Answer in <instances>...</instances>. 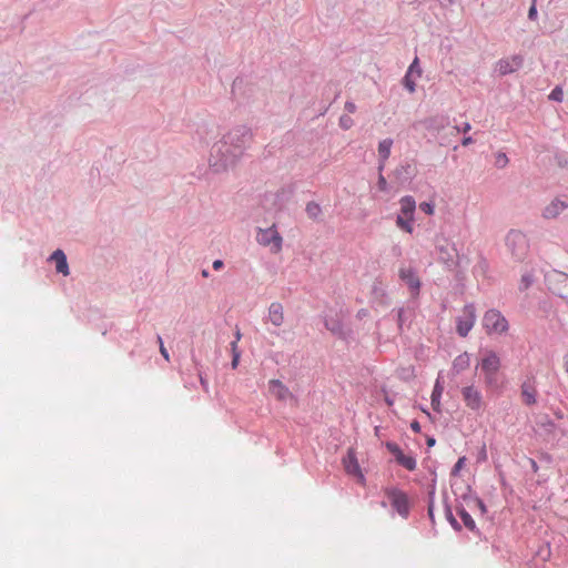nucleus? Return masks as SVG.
I'll use <instances>...</instances> for the list:
<instances>
[{"mask_svg": "<svg viewBox=\"0 0 568 568\" xmlns=\"http://www.w3.org/2000/svg\"><path fill=\"white\" fill-rule=\"evenodd\" d=\"M568 209V196H559L548 203L542 210V217L552 220L558 217L565 210Z\"/></svg>", "mask_w": 568, "mask_h": 568, "instance_id": "obj_12", "label": "nucleus"}, {"mask_svg": "<svg viewBox=\"0 0 568 568\" xmlns=\"http://www.w3.org/2000/svg\"><path fill=\"white\" fill-rule=\"evenodd\" d=\"M241 337H242L241 331H240V328H236L234 342H240Z\"/></svg>", "mask_w": 568, "mask_h": 568, "instance_id": "obj_44", "label": "nucleus"}, {"mask_svg": "<svg viewBox=\"0 0 568 568\" xmlns=\"http://www.w3.org/2000/svg\"><path fill=\"white\" fill-rule=\"evenodd\" d=\"M480 457H483V459H486V450H485V448L483 449V454H480Z\"/></svg>", "mask_w": 568, "mask_h": 568, "instance_id": "obj_51", "label": "nucleus"}, {"mask_svg": "<svg viewBox=\"0 0 568 568\" xmlns=\"http://www.w3.org/2000/svg\"><path fill=\"white\" fill-rule=\"evenodd\" d=\"M339 125L344 130H348L353 125V119L348 115L341 116Z\"/></svg>", "mask_w": 568, "mask_h": 568, "instance_id": "obj_32", "label": "nucleus"}, {"mask_svg": "<svg viewBox=\"0 0 568 568\" xmlns=\"http://www.w3.org/2000/svg\"><path fill=\"white\" fill-rule=\"evenodd\" d=\"M413 220L414 219H408L403 215H398L396 219V225L399 229H402L408 233H412L413 232V225H412Z\"/></svg>", "mask_w": 568, "mask_h": 568, "instance_id": "obj_23", "label": "nucleus"}, {"mask_svg": "<svg viewBox=\"0 0 568 568\" xmlns=\"http://www.w3.org/2000/svg\"><path fill=\"white\" fill-rule=\"evenodd\" d=\"M240 353H235L232 358V368H236L240 362Z\"/></svg>", "mask_w": 568, "mask_h": 568, "instance_id": "obj_37", "label": "nucleus"}, {"mask_svg": "<svg viewBox=\"0 0 568 568\" xmlns=\"http://www.w3.org/2000/svg\"><path fill=\"white\" fill-rule=\"evenodd\" d=\"M523 63H524L523 57L519 54H515V55H511L508 58L500 59L496 63V71L500 75H506V74L513 73V72L517 71L518 69H520Z\"/></svg>", "mask_w": 568, "mask_h": 568, "instance_id": "obj_13", "label": "nucleus"}, {"mask_svg": "<svg viewBox=\"0 0 568 568\" xmlns=\"http://www.w3.org/2000/svg\"><path fill=\"white\" fill-rule=\"evenodd\" d=\"M229 163H233V161H229L227 159H225L223 165L226 166Z\"/></svg>", "mask_w": 568, "mask_h": 568, "instance_id": "obj_49", "label": "nucleus"}, {"mask_svg": "<svg viewBox=\"0 0 568 568\" xmlns=\"http://www.w3.org/2000/svg\"><path fill=\"white\" fill-rule=\"evenodd\" d=\"M458 515L466 528H468L469 530L475 529V527H476L475 520L465 509H459Z\"/></svg>", "mask_w": 568, "mask_h": 568, "instance_id": "obj_24", "label": "nucleus"}, {"mask_svg": "<svg viewBox=\"0 0 568 568\" xmlns=\"http://www.w3.org/2000/svg\"><path fill=\"white\" fill-rule=\"evenodd\" d=\"M237 343L239 342H232L231 343L232 355H234L235 353H240V351L237 348Z\"/></svg>", "mask_w": 568, "mask_h": 568, "instance_id": "obj_43", "label": "nucleus"}, {"mask_svg": "<svg viewBox=\"0 0 568 568\" xmlns=\"http://www.w3.org/2000/svg\"><path fill=\"white\" fill-rule=\"evenodd\" d=\"M476 322L475 307L473 305H466L462 315L456 320V331L462 337H466L471 331Z\"/></svg>", "mask_w": 568, "mask_h": 568, "instance_id": "obj_7", "label": "nucleus"}, {"mask_svg": "<svg viewBox=\"0 0 568 568\" xmlns=\"http://www.w3.org/2000/svg\"><path fill=\"white\" fill-rule=\"evenodd\" d=\"M268 321L274 326H282L284 323V307L278 302L271 303L268 307Z\"/></svg>", "mask_w": 568, "mask_h": 568, "instance_id": "obj_15", "label": "nucleus"}, {"mask_svg": "<svg viewBox=\"0 0 568 568\" xmlns=\"http://www.w3.org/2000/svg\"><path fill=\"white\" fill-rule=\"evenodd\" d=\"M407 71L413 73L415 78H420L422 69L419 67V60L417 57L414 59Z\"/></svg>", "mask_w": 568, "mask_h": 568, "instance_id": "obj_27", "label": "nucleus"}, {"mask_svg": "<svg viewBox=\"0 0 568 568\" xmlns=\"http://www.w3.org/2000/svg\"><path fill=\"white\" fill-rule=\"evenodd\" d=\"M400 204V214L408 219H414V212L416 209V202L413 196H404L399 201Z\"/></svg>", "mask_w": 568, "mask_h": 568, "instance_id": "obj_18", "label": "nucleus"}, {"mask_svg": "<svg viewBox=\"0 0 568 568\" xmlns=\"http://www.w3.org/2000/svg\"><path fill=\"white\" fill-rule=\"evenodd\" d=\"M51 260L55 262L57 272L62 273L63 275L69 274L67 256L61 250L54 251L51 255Z\"/></svg>", "mask_w": 568, "mask_h": 568, "instance_id": "obj_19", "label": "nucleus"}, {"mask_svg": "<svg viewBox=\"0 0 568 568\" xmlns=\"http://www.w3.org/2000/svg\"><path fill=\"white\" fill-rule=\"evenodd\" d=\"M392 145H393V140H390V139H385L379 142V144H378V156H379L378 171H383L385 163L390 155Z\"/></svg>", "mask_w": 568, "mask_h": 568, "instance_id": "obj_17", "label": "nucleus"}, {"mask_svg": "<svg viewBox=\"0 0 568 568\" xmlns=\"http://www.w3.org/2000/svg\"><path fill=\"white\" fill-rule=\"evenodd\" d=\"M410 428L415 433H419L420 432V425H419V423L417 420L412 422Z\"/></svg>", "mask_w": 568, "mask_h": 568, "instance_id": "obj_38", "label": "nucleus"}, {"mask_svg": "<svg viewBox=\"0 0 568 568\" xmlns=\"http://www.w3.org/2000/svg\"><path fill=\"white\" fill-rule=\"evenodd\" d=\"M470 365V357L468 355V353H463L460 355H458L455 361H454V369H456L457 372H462V371H465L469 367Z\"/></svg>", "mask_w": 568, "mask_h": 568, "instance_id": "obj_22", "label": "nucleus"}, {"mask_svg": "<svg viewBox=\"0 0 568 568\" xmlns=\"http://www.w3.org/2000/svg\"><path fill=\"white\" fill-rule=\"evenodd\" d=\"M549 290L568 302V274L564 272H552L547 276Z\"/></svg>", "mask_w": 568, "mask_h": 568, "instance_id": "obj_4", "label": "nucleus"}, {"mask_svg": "<svg viewBox=\"0 0 568 568\" xmlns=\"http://www.w3.org/2000/svg\"><path fill=\"white\" fill-rule=\"evenodd\" d=\"M377 186L381 191H386L387 190V181L386 179L384 178V175L382 174V171H379V176H378V181H377Z\"/></svg>", "mask_w": 568, "mask_h": 568, "instance_id": "obj_33", "label": "nucleus"}, {"mask_svg": "<svg viewBox=\"0 0 568 568\" xmlns=\"http://www.w3.org/2000/svg\"><path fill=\"white\" fill-rule=\"evenodd\" d=\"M427 444H428V446H433L435 444V439H433V438L428 439Z\"/></svg>", "mask_w": 568, "mask_h": 568, "instance_id": "obj_47", "label": "nucleus"}, {"mask_svg": "<svg viewBox=\"0 0 568 568\" xmlns=\"http://www.w3.org/2000/svg\"><path fill=\"white\" fill-rule=\"evenodd\" d=\"M222 267H223V261H221V260H216V261H214V262H213V268H214L215 271H219V270H221Z\"/></svg>", "mask_w": 568, "mask_h": 568, "instance_id": "obj_39", "label": "nucleus"}, {"mask_svg": "<svg viewBox=\"0 0 568 568\" xmlns=\"http://www.w3.org/2000/svg\"><path fill=\"white\" fill-rule=\"evenodd\" d=\"M471 143H473V139H471V136H466V138H464V139H463V141H462V144H463L464 146H467V145H469V144H471Z\"/></svg>", "mask_w": 568, "mask_h": 568, "instance_id": "obj_42", "label": "nucleus"}, {"mask_svg": "<svg viewBox=\"0 0 568 568\" xmlns=\"http://www.w3.org/2000/svg\"><path fill=\"white\" fill-rule=\"evenodd\" d=\"M343 466L348 475L355 477L359 484L365 485V476L361 469L354 449L351 448L347 450L346 456L343 458Z\"/></svg>", "mask_w": 568, "mask_h": 568, "instance_id": "obj_9", "label": "nucleus"}, {"mask_svg": "<svg viewBox=\"0 0 568 568\" xmlns=\"http://www.w3.org/2000/svg\"><path fill=\"white\" fill-rule=\"evenodd\" d=\"M200 383L203 386L204 390L207 392V388H209L207 381L201 374H200Z\"/></svg>", "mask_w": 568, "mask_h": 568, "instance_id": "obj_41", "label": "nucleus"}, {"mask_svg": "<svg viewBox=\"0 0 568 568\" xmlns=\"http://www.w3.org/2000/svg\"><path fill=\"white\" fill-rule=\"evenodd\" d=\"M419 209L427 215L434 214V204L429 202H422Z\"/></svg>", "mask_w": 568, "mask_h": 568, "instance_id": "obj_31", "label": "nucleus"}, {"mask_svg": "<svg viewBox=\"0 0 568 568\" xmlns=\"http://www.w3.org/2000/svg\"><path fill=\"white\" fill-rule=\"evenodd\" d=\"M306 213L312 219H317L321 214V206L315 202H310L306 205Z\"/></svg>", "mask_w": 568, "mask_h": 568, "instance_id": "obj_26", "label": "nucleus"}, {"mask_svg": "<svg viewBox=\"0 0 568 568\" xmlns=\"http://www.w3.org/2000/svg\"><path fill=\"white\" fill-rule=\"evenodd\" d=\"M444 392L443 385L437 381L432 393V406L434 410L440 412V397Z\"/></svg>", "mask_w": 568, "mask_h": 568, "instance_id": "obj_21", "label": "nucleus"}, {"mask_svg": "<svg viewBox=\"0 0 568 568\" xmlns=\"http://www.w3.org/2000/svg\"><path fill=\"white\" fill-rule=\"evenodd\" d=\"M448 519H449V521L452 523L453 526L457 525L456 519L453 517V515L450 513L448 514Z\"/></svg>", "mask_w": 568, "mask_h": 568, "instance_id": "obj_45", "label": "nucleus"}, {"mask_svg": "<svg viewBox=\"0 0 568 568\" xmlns=\"http://www.w3.org/2000/svg\"><path fill=\"white\" fill-rule=\"evenodd\" d=\"M416 79L415 75L410 72H406L405 77H404V87L410 92H415L416 90Z\"/></svg>", "mask_w": 568, "mask_h": 568, "instance_id": "obj_25", "label": "nucleus"}, {"mask_svg": "<svg viewBox=\"0 0 568 568\" xmlns=\"http://www.w3.org/2000/svg\"><path fill=\"white\" fill-rule=\"evenodd\" d=\"M251 133L245 129H237L224 136V144H230L239 154L242 149L250 142Z\"/></svg>", "mask_w": 568, "mask_h": 568, "instance_id": "obj_10", "label": "nucleus"}, {"mask_svg": "<svg viewBox=\"0 0 568 568\" xmlns=\"http://www.w3.org/2000/svg\"><path fill=\"white\" fill-rule=\"evenodd\" d=\"M345 110L348 112V113H355L356 112V105L354 102H346L345 103Z\"/></svg>", "mask_w": 568, "mask_h": 568, "instance_id": "obj_36", "label": "nucleus"}, {"mask_svg": "<svg viewBox=\"0 0 568 568\" xmlns=\"http://www.w3.org/2000/svg\"><path fill=\"white\" fill-rule=\"evenodd\" d=\"M256 241L263 246H271L273 253H278L282 250L283 240L274 225L264 230L260 229Z\"/></svg>", "mask_w": 568, "mask_h": 568, "instance_id": "obj_3", "label": "nucleus"}, {"mask_svg": "<svg viewBox=\"0 0 568 568\" xmlns=\"http://www.w3.org/2000/svg\"><path fill=\"white\" fill-rule=\"evenodd\" d=\"M386 448L390 454L394 455L396 462L406 468L407 470H415L416 469V459L410 455H405L403 450L399 448V446L396 443L387 442Z\"/></svg>", "mask_w": 568, "mask_h": 568, "instance_id": "obj_11", "label": "nucleus"}, {"mask_svg": "<svg viewBox=\"0 0 568 568\" xmlns=\"http://www.w3.org/2000/svg\"><path fill=\"white\" fill-rule=\"evenodd\" d=\"M385 495L400 516L406 517L408 515L409 504L407 495L404 491L397 488H386Z\"/></svg>", "mask_w": 568, "mask_h": 568, "instance_id": "obj_8", "label": "nucleus"}, {"mask_svg": "<svg viewBox=\"0 0 568 568\" xmlns=\"http://www.w3.org/2000/svg\"><path fill=\"white\" fill-rule=\"evenodd\" d=\"M466 457L463 456L460 458H458L457 463L455 464L453 470H452V474L453 475H457L459 474V471L464 468L465 464H466Z\"/></svg>", "mask_w": 568, "mask_h": 568, "instance_id": "obj_29", "label": "nucleus"}, {"mask_svg": "<svg viewBox=\"0 0 568 568\" xmlns=\"http://www.w3.org/2000/svg\"><path fill=\"white\" fill-rule=\"evenodd\" d=\"M399 277L406 283L413 293H418L420 281L412 267H402L399 270Z\"/></svg>", "mask_w": 568, "mask_h": 568, "instance_id": "obj_14", "label": "nucleus"}, {"mask_svg": "<svg viewBox=\"0 0 568 568\" xmlns=\"http://www.w3.org/2000/svg\"><path fill=\"white\" fill-rule=\"evenodd\" d=\"M471 129L470 124L468 122L464 123L463 128H457L458 131H462L464 133H467Z\"/></svg>", "mask_w": 568, "mask_h": 568, "instance_id": "obj_40", "label": "nucleus"}, {"mask_svg": "<svg viewBox=\"0 0 568 568\" xmlns=\"http://www.w3.org/2000/svg\"><path fill=\"white\" fill-rule=\"evenodd\" d=\"M480 457H483V459H486V450H485V448L483 449V454H480Z\"/></svg>", "mask_w": 568, "mask_h": 568, "instance_id": "obj_50", "label": "nucleus"}, {"mask_svg": "<svg viewBox=\"0 0 568 568\" xmlns=\"http://www.w3.org/2000/svg\"><path fill=\"white\" fill-rule=\"evenodd\" d=\"M565 368H566V372L568 373V353L565 356Z\"/></svg>", "mask_w": 568, "mask_h": 568, "instance_id": "obj_46", "label": "nucleus"}, {"mask_svg": "<svg viewBox=\"0 0 568 568\" xmlns=\"http://www.w3.org/2000/svg\"><path fill=\"white\" fill-rule=\"evenodd\" d=\"M484 374V383L487 388L497 384V374L500 369V357L493 351H485L478 364Z\"/></svg>", "mask_w": 568, "mask_h": 568, "instance_id": "obj_1", "label": "nucleus"}, {"mask_svg": "<svg viewBox=\"0 0 568 568\" xmlns=\"http://www.w3.org/2000/svg\"><path fill=\"white\" fill-rule=\"evenodd\" d=\"M268 390L278 400H285L291 395L288 388L278 379L268 382Z\"/></svg>", "mask_w": 568, "mask_h": 568, "instance_id": "obj_16", "label": "nucleus"}, {"mask_svg": "<svg viewBox=\"0 0 568 568\" xmlns=\"http://www.w3.org/2000/svg\"><path fill=\"white\" fill-rule=\"evenodd\" d=\"M536 388L532 383L525 382L521 385V398L526 405H534L536 403Z\"/></svg>", "mask_w": 568, "mask_h": 568, "instance_id": "obj_20", "label": "nucleus"}, {"mask_svg": "<svg viewBox=\"0 0 568 568\" xmlns=\"http://www.w3.org/2000/svg\"><path fill=\"white\" fill-rule=\"evenodd\" d=\"M564 92L559 87H556L549 94V99L560 102L562 100Z\"/></svg>", "mask_w": 568, "mask_h": 568, "instance_id": "obj_30", "label": "nucleus"}, {"mask_svg": "<svg viewBox=\"0 0 568 568\" xmlns=\"http://www.w3.org/2000/svg\"><path fill=\"white\" fill-rule=\"evenodd\" d=\"M483 325L488 335H500L508 331L507 320L496 310H489L485 313Z\"/></svg>", "mask_w": 568, "mask_h": 568, "instance_id": "obj_2", "label": "nucleus"}, {"mask_svg": "<svg viewBox=\"0 0 568 568\" xmlns=\"http://www.w3.org/2000/svg\"><path fill=\"white\" fill-rule=\"evenodd\" d=\"M158 342H159V344H160V353H161V355H162L166 361H170V355H169V353H168L166 348H165V347H164V345H163V341H162L161 336H158Z\"/></svg>", "mask_w": 568, "mask_h": 568, "instance_id": "obj_34", "label": "nucleus"}, {"mask_svg": "<svg viewBox=\"0 0 568 568\" xmlns=\"http://www.w3.org/2000/svg\"><path fill=\"white\" fill-rule=\"evenodd\" d=\"M325 325H326V327H327L331 332H333L334 334H341V333H342L341 325H338V324H336V325H332V326H331V325H329V323H328V322H326V324H325Z\"/></svg>", "mask_w": 568, "mask_h": 568, "instance_id": "obj_35", "label": "nucleus"}, {"mask_svg": "<svg viewBox=\"0 0 568 568\" xmlns=\"http://www.w3.org/2000/svg\"><path fill=\"white\" fill-rule=\"evenodd\" d=\"M462 396L465 405L473 412H478L485 406L481 392L474 385L463 387Z\"/></svg>", "mask_w": 568, "mask_h": 568, "instance_id": "obj_6", "label": "nucleus"}, {"mask_svg": "<svg viewBox=\"0 0 568 568\" xmlns=\"http://www.w3.org/2000/svg\"><path fill=\"white\" fill-rule=\"evenodd\" d=\"M506 243L516 258H523L527 254L528 241L521 232L510 231L506 237Z\"/></svg>", "mask_w": 568, "mask_h": 568, "instance_id": "obj_5", "label": "nucleus"}, {"mask_svg": "<svg viewBox=\"0 0 568 568\" xmlns=\"http://www.w3.org/2000/svg\"><path fill=\"white\" fill-rule=\"evenodd\" d=\"M508 164V158L505 153L499 152L495 156V165L498 168H505Z\"/></svg>", "mask_w": 568, "mask_h": 568, "instance_id": "obj_28", "label": "nucleus"}, {"mask_svg": "<svg viewBox=\"0 0 568 568\" xmlns=\"http://www.w3.org/2000/svg\"><path fill=\"white\" fill-rule=\"evenodd\" d=\"M202 275H203L204 277H207V276H209V272H207L206 270H203V271H202Z\"/></svg>", "mask_w": 568, "mask_h": 568, "instance_id": "obj_48", "label": "nucleus"}]
</instances>
